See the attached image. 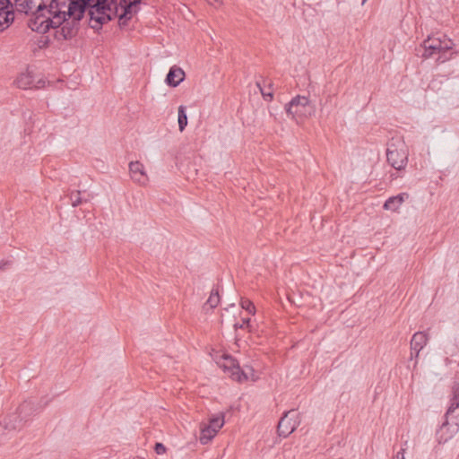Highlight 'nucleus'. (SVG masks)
<instances>
[{"instance_id": "f257e3e1", "label": "nucleus", "mask_w": 459, "mask_h": 459, "mask_svg": "<svg viewBox=\"0 0 459 459\" xmlns=\"http://www.w3.org/2000/svg\"><path fill=\"white\" fill-rule=\"evenodd\" d=\"M284 109L289 117L298 123L316 113V107L306 96L297 95L287 103Z\"/></svg>"}, {"instance_id": "f03ea898", "label": "nucleus", "mask_w": 459, "mask_h": 459, "mask_svg": "<svg viewBox=\"0 0 459 459\" xmlns=\"http://www.w3.org/2000/svg\"><path fill=\"white\" fill-rule=\"evenodd\" d=\"M56 11L53 15L55 21L54 27L56 29L54 38L58 41L70 40L75 38L80 30V22L74 19H71L64 14H58Z\"/></svg>"}, {"instance_id": "7ed1b4c3", "label": "nucleus", "mask_w": 459, "mask_h": 459, "mask_svg": "<svg viewBox=\"0 0 459 459\" xmlns=\"http://www.w3.org/2000/svg\"><path fill=\"white\" fill-rule=\"evenodd\" d=\"M48 13V5L39 3L37 9L31 12V15L27 22V26L33 31L45 34L52 27H54L55 21L53 16H47L44 12Z\"/></svg>"}, {"instance_id": "20e7f679", "label": "nucleus", "mask_w": 459, "mask_h": 459, "mask_svg": "<svg viewBox=\"0 0 459 459\" xmlns=\"http://www.w3.org/2000/svg\"><path fill=\"white\" fill-rule=\"evenodd\" d=\"M300 416L297 410H290L283 413L277 426V433L280 437H287L300 424Z\"/></svg>"}, {"instance_id": "39448f33", "label": "nucleus", "mask_w": 459, "mask_h": 459, "mask_svg": "<svg viewBox=\"0 0 459 459\" xmlns=\"http://www.w3.org/2000/svg\"><path fill=\"white\" fill-rule=\"evenodd\" d=\"M34 411V402L24 401L17 409V413L10 416L4 421V428L7 429H16L22 427L21 422L30 416Z\"/></svg>"}, {"instance_id": "423d86ee", "label": "nucleus", "mask_w": 459, "mask_h": 459, "mask_svg": "<svg viewBox=\"0 0 459 459\" xmlns=\"http://www.w3.org/2000/svg\"><path fill=\"white\" fill-rule=\"evenodd\" d=\"M225 363L223 365L224 370L230 374V377L238 382H243L247 380V376L244 370L240 368L238 360L230 355L224 357Z\"/></svg>"}, {"instance_id": "0eeeda50", "label": "nucleus", "mask_w": 459, "mask_h": 459, "mask_svg": "<svg viewBox=\"0 0 459 459\" xmlns=\"http://www.w3.org/2000/svg\"><path fill=\"white\" fill-rule=\"evenodd\" d=\"M387 162L395 169H403L407 163V155L404 152L399 151L394 145L388 147L386 150Z\"/></svg>"}, {"instance_id": "6e6552de", "label": "nucleus", "mask_w": 459, "mask_h": 459, "mask_svg": "<svg viewBox=\"0 0 459 459\" xmlns=\"http://www.w3.org/2000/svg\"><path fill=\"white\" fill-rule=\"evenodd\" d=\"M84 4H85L83 0H69L67 10L56 11L57 15L64 14L71 19L81 22L85 15Z\"/></svg>"}, {"instance_id": "1a4fd4ad", "label": "nucleus", "mask_w": 459, "mask_h": 459, "mask_svg": "<svg viewBox=\"0 0 459 459\" xmlns=\"http://www.w3.org/2000/svg\"><path fill=\"white\" fill-rule=\"evenodd\" d=\"M459 422L455 421L450 424L448 418H446L439 429L437 430L436 437L438 443H446L453 437L455 433L458 431Z\"/></svg>"}, {"instance_id": "9d476101", "label": "nucleus", "mask_w": 459, "mask_h": 459, "mask_svg": "<svg viewBox=\"0 0 459 459\" xmlns=\"http://www.w3.org/2000/svg\"><path fill=\"white\" fill-rule=\"evenodd\" d=\"M117 15L114 13H104V14H97L92 11H90L89 27L99 32L102 26L108 22L112 21Z\"/></svg>"}, {"instance_id": "9b49d317", "label": "nucleus", "mask_w": 459, "mask_h": 459, "mask_svg": "<svg viewBox=\"0 0 459 459\" xmlns=\"http://www.w3.org/2000/svg\"><path fill=\"white\" fill-rule=\"evenodd\" d=\"M429 335L424 332L415 333L411 340V358L417 359L420 351L426 346Z\"/></svg>"}, {"instance_id": "f8f14e48", "label": "nucleus", "mask_w": 459, "mask_h": 459, "mask_svg": "<svg viewBox=\"0 0 459 459\" xmlns=\"http://www.w3.org/2000/svg\"><path fill=\"white\" fill-rule=\"evenodd\" d=\"M93 13L104 14V13H114L117 15V0H96L93 5Z\"/></svg>"}, {"instance_id": "ddd939ff", "label": "nucleus", "mask_w": 459, "mask_h": 459, "mask_svg": "<svg viewBox=\"0 0 459 459\" xmlns=\"http://www.w3.org/2000/svg\"><path fill=\"white\" fill-rule=\"evenodd\" d=\"M129 172L131 178L141 185H144L148 180L143 165L140 161H131L129 163Z\"/></svg>"}, {"instance_id": "4468645a", "label": "nucleus", "mask_w": 459, "mask_h": 459, "mask_svg": "<svg viewBox=\"0 0 459 459\" xmlns=\"http://www.w3.org/2000/svg\"><path fill=\"white\" fill-rule=\"evenodd\" d=\"M185 76L186 74L182 68L178 65H173L170 67L166 76L165 82L169 87H177L181 82L184 81Z\"/></svg>"}, {"instance_id": "2eb2a0df", "label": "nucleus", "mask_w": 459, "mask_h": 459, "mask_svg": "<svg viewBox=\"0 0 459 459\" xmlns=\"http://www.w3.org/2000/svg\"><path fill=\"white\" fill-rule=\"evenodd\" d=\"M409 198L408 193H401L397 195L389 197L384 204L383 208L385 210H389L395 212L401 206V204L405 201V199Z\"/></svg>"}, {"instance_id": "dca6fc26", "label": "nucleus", "mask_w": 459, "mask_h": 459, "mask_svg": "<svg viewBox=\"0 0 459 459\" xmlns=\"http://www.w3.org/2000/svg\"><path fill=\"white\" fill-rule=\"evenodd\" d=\"M17 12L29 14L33 8L37 9L39 0H14Z\"/></svg>"}, {"instance_id": "f3484780", "label": "nucleus", "mask_w": 459, "mask_h": 459, "mask_svg": "<svg viewBox=\"0 0 459 459\" xmlns=\"http://www.w3.org/2000/svg\"><path fill=\"white\" fill-rule=\"evenodd\" d=\"M268 81V78L264 77L263 75H259L258 79L255 81V86L258 88L263 99L265 101L271 102L273 100L274 93L273 91H266L265 85Z\"/></svg>"}, {"instance_id": "a211bd4d", "label": "nucleus", "mask_w": 459, "mask_h": 459, "mask_svg": "<svg viewBox=\"0 0 459 459\" xmlns=\"http://www.w3.org/2000/svg\"><path fill=\"white\" fill-rule=\"evenodd\" d=\"M201 433L199 437L200 443L203 445L208 444L217 434L216 430L214 429H212V427H209L205 423L201 424Z\"/></svg>"}, {"instance_id": "6ab92c4d", "label": "nucleus", "mask_w": 459, "mask_h": 459, "mask_svg": "<svg viewBox=\"0 0 459 459\" xmlns=\"http://www.w3.org/2000/svg\"><path fill=\"white\" fill-rule=\"evenodd\" d=\"M459 408V383L453 386V397L451 399L450 406L448 407L445 418H449Z\"/></svg>"}, {"instance_id": "aec40b11", "label": "nucleus", "mask_w": 459, "mask_h": 459, "mask_svg": "<svg viewBox=\"0 0 459 459\" xmlns=\"http://www.w3.org/2000/svg\"><path fill=\"white\" fill-rule=\"evenodd\" d=\"M69 0H51L48 5V13L51 16L54 15L56 11H65L64 8L67 7Z\"/></svg>"}, {"instance_id": "412c9836", "label": "nucleus", "mask_w": 459, "mask_h": 459, "mask_svg": "<svg viewBox=\"0 0 459 459\" xmlns=\"http://www.w3.org/2000/svg\"><path fill=\"white\" fill-rule=\"evenodd\" d=\"M15 83L18 88L20 89H28L31 87V84L33 83V77L30 73L27 74H22L20 76L16 79Z\"/></svg>"}, {"instance_id": "4be33fe9", "label": "nucleus", "mask_w": 459, "mask_h": 459, "mask_svg": "<svg viewBox=\"0 0 459 459\" xmlns=\"http://www.w3.org/2000/svg\"><path fill=\"white\" fill-rule=\"evenodd\" d=\"M178 129L180 132H183L187 126V116H186V108L185 106L180 105L178 110Z\"/></svg>"}, {"instance_id": "5701e85b", "label": "nucleus", "mask_w": 459, "mask_h": 459, "mask_svg": "<svg viewBox=\"0 0 459 459\" xmlns=\"http://www.w3.org/2000/svg\"><path fill=\"white\" fill-rule=\"evenodd\" d=\"M69 199L74 207H76L82 203H86L88 201L87 198L82 197V192L81 191H73L69 195Z\"/></svg>"}, {"instance_id": "b1692460", "label": "nucleus", "mask_w": 459, "mask_h": 459, "mask_svg": "<svg viewBox=\"0 0 459 459\" xmlns=\"http://www.w3.org/2000/svg\"><path fill=\"white\" fill-rule=\"evenodd\" d=\"M14 21V13L3 14L0 18V32L7 29Z\"/></svg>"}, {"instance_id": "393cba45", "label": "nucleus", "mask_w": 459, "mask_h": 459, "mask_svg": "<svg viewBox=\"0 0 459 459\" xmlns=\"http://www.w3.org/2000/svg\"><path fill=\"white\" fill-rule=\"evenodd\" d=\"M207 425L218 432L224 425V415L221 414L211 418Z\"/></svg>"}, {"instance_id": "a878e982", "label": "nucleus", "mask_w": 459, "mask_h": 459, "mask_svg": "<svg viewBox=\"0 0 459 459\" xmlns=\"http://www.w3.org/2000/svg\"><path fill=\"white\" fill-rule=\"evenodd\" d=\"M117 5H118V9L119 8L122 9V13L120 14H122L124 16H130L131 19H132L133 13H136L138 11V9H134V7L128 4H126V3L122 4L121 0L119 2H117Z\"/></svg>"}, {"instance_id": "bb28decb", "label": "nucleus", "mask_w": 459, "mask_h": 459, "mask_svg": "<svg viewBox=\"0 0 459 459\" xmlns=\"http://www.w3.org/2000/svg\"><path fill=\"white\" fill-rule=\"evenodd\" d=\"M220 303V295L219 290L216 289H213L211 291L210 297L208 300L206 301V304L210 306L211 308L216 307Z\"/></svg>"}, {"instance_id": "cd10ccee", "label": "nucleus", "mask_w": 459, "mask_h": 459, "mask_svg": "<svg viewBox=\"0 0 459 459\" xmlns=\"http://www.w3.org/2000/svg\"><path fill=\"white\" fill-rule=\"evenodd\" d=\"M14 13L11 0H0V18L3 14Z\"/></svg>"}, {"instance_id": "c85d7f7f", "label": "nucleus", "mask_w": 459, "mask_h": 459, "mask_svg": "<svg viewBox=\"0 0 459 459\" xmlns=\"http://www.w3.org/2000/svg\"><path fill=\"white\" fill-rule=\"evenodd\" d=\"M421 47L423 48V53H422L421 56L425 59L432 57L434 54L438 53L437 48L436 47H434L433 45H429V44L423 45V43H422Z\"/></svg>"}, {"instance_id": "c756f323", "label": "nucleus", "mask_w": 459, "mask_h": 459, "mask_svg": "<svg viewBox=\"0 0 459 459\" xmlns=\"http://www.w3.org/2000/svg\"><path fill=\"white\" fill-rule=\"evenodd\" d=\"M240 306L243 309H245L251 315H254L255 313V307L254 303L248 299L242 298L240 300Z\"/></svg>"}, {"instance_id": "7c9ffc66", "label": "nucleus", "mask_w": 459, "mask_h": 459, "mask_svg": "<svg viewBox=\"0 0 459 459\" xmlns=\"http://www.w3.org/2000/svg\"><path fill=\"white\" fill-rule=\"evenodd\" d=\"M453 45L452 40L449 39L441 40L440 52H438V54L446 55V53L452 49Z\"/></svg>"}, {"instance_id": "2f4dec72", "label": "nucleus", "mask_w": 459, "mask_h": 459, "mask_svg": "<svg viewBox=\"0 0 459 459\" xmlns=\"http://www.w3.org/2000/svg\"><path fill=\"white\" fill-rule=\"evenodd\" d=\"M441 40L442 39L440 38L428 37V39H426L423 41V45H426V44L433 45L434 47H436L437 48L438 52H440Z\"/></svg>"}, {"instance_id": "473e14b6", "label": "nucleus", "mask_w": 459, "mask_h": 459, "mask_svg": "<svg viewBox=\"0 0 459 459\" xmlns=\"http://www.w3.org/2000/svg\"><path fill=\"white\" fill-rule=\"evenodd\" d=\"M116 17H118V26L120 29L126 28L128 24V22L131 20L130 16H124L118 13Z\"/></svg>"}, {"instance_id": "72a5a7b5", "label": "nucleus", "mask_w": 459, "mask_h": 459, "mask_svg": "<svg viewBox=\"0 0 459 459\" xmlns=\"http://www.w3.org/2000/svg\"><path fill=\"white\" fill-rule=\"evenodd\" d=\"M249 328L250 327V318H244L241 322V324L236 323L234 324V328L237 329H243V328Z\"/></svg>"}, {"instance_id": "f704fd0d", "label": "nucleus", "mask_w": 459, "mask_h": 459, "mask_svg": "<svg viewBox=\"0 0 459 459\" xmlns=\"http://www.w3.org/2000/svg\"><path fill=\"white\" fill-rule=\"evenodd\" d=\"M154 451L157 455H162L166 452V446L160 442L155 443Z\"/></svg>"}, {"instance_id": "c9c22d12", "label": "nucleus", "mask_w": 459, "mask_h": 459, "mask_svg": "<svg viewBox=\"0 0 459 459\" xmlns=\"http://www.w3.org/2000/svg\"><path fill=\"white\" fill-rule=\"evenodd\" d=\"M84 1V8L85 13H88V15L90 16V11H93V5L96 0H83Z\"/></svg>"}, {"instance_id": "e433bc0d", "label": "nucleus", "mask_w": 459, "mask_h": 459, "mask_svg": "<svg viewBox=\"0 0 459 459\" xmlns=\"http://www.w3.org/2000/svg\"><path fill=\"white\" fill-rule=\"evenodd\" d=\"M122 4H128L134 9H138L137 6L142 3L143 0H121Z\"/></svg>"}, {"instance_id": "4c0bfd02", "label": "nucleus", "mask_w": 459, "mask_h": 459, "mask_svg": "<svg viewBox=\"0 0 459 459\" xmlns=\"http://www.w3.org/2000/svg\"><path fill=\"white\" fill-rule=\"evenodd\" d=\"M273 86H274V84H273V81L268 79L266 85H265V91L273 92V89H274Z\"/></svg>"}, {"instance_id": "58836bf2", "label": "nucleus", "mask_w": 459, "mask_h": 459, "mask_svg": "<svg viewBox=\"0 0 459 459\" xmlns=\"http://www.w3.org/2000/svg\"><path fill=\"white\" fill-rule=\"evenodd\" d=\"M50 40L48 39V37H44V39L43 40H40V43H41V46L40 48H46L48 46Z\"/></svg>"}, {"instance_id": "ea45409f", "label": "nucleus", "mask_w": 459, "mask_h": 459, "mask_svg": "<svg viewBox=\"0 0 459 459\" xmlns=\"http://www.w3.org/2000/svg\"><path fill=\"white\" fill-rule=\"evenodd\" d=\"M396 459H404V449H401L399 452H397Z\"/></svg>"}, {"instance_id": "a19ab883", "label": "nucleus", "mask_w": 459, "mask_h": 459, "mask_svg": "<svg viewBox=\"0 0 459 459\" xmlns=\"http://www.w3.org/2000/svg\"><path fill=\"white\" fill-rule=\"evenodd\" d=\"M442 57L444 58V59H442V62H445L446 59L449 58V57H446L445 55L444 56L441 55V56H438L437 60L441 59Z\"/></svg>"}, {"instance_id": "79ce46f5", "label": "nucleus", "mask_w": 459, "mask_h": 459, "mask_svg": "<svg viewBox=\"0 0 459 459\" xmlns=\"http://www.w3.org/2000/svg\"><path fill=\"white\" fill-rule=\"evenodd\" d=\"M41 82H42V84H44V83H45V82H44V81H41V80H40V81H39V83H41Z\"/></svg>"}, {"instance_id": "37998d69", "label": "nucleus", "mask_w": 459, "mask_h": 459, "mask_svg": "<svg viewBox=\"0 0 459 459\" xmlns=\"http://www.w3.org/2000/svg\"><path fill=\"white\" fill-rule=\"evenodd\" d=\"M367 0H362V4H364Z\"/></svg>"}, {"instance_id": "c03bdc74", "label": "nucleus", "mask_w": 459, "mask_h": 459, "mask_svg": "<svg viewBox=\"0 0 459 459\" xmlns=\"http://www.w3.org/2000/svg\"><path fill=\"white\" fill-rule=\"evenodd\" d=\"M216 2H218L219 0H215Z\"/></svg>"}]
</instances>
